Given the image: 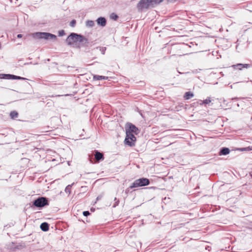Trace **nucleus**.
<instances>
[{
  "mask_svg": "<svg viewBox=\"0 0 252 252\" xmlns=\"http://www.w3.org/2000/svg\"><path fill=\"white\" fill-rule=\"evenodd\" d=\"M66 42L68 45L78 48L86 46L89 42L88 39L83 35L74 32L67 37Z\"/></svg>",
  "mask_w": 252,
  "mask_h": 252,
  "instance_id": "nucleus-1",
  "label": "nucleus"
},
{
  "mask_svg": "<svg viewBox=\"0 0 252 252\" xmlns=\"http://www.w3.org/2000/svg\"><path fill=\"white\" fill-rule=\"evenodd\" d=\"M163 0H140L138 3L137 7L139 10L148 9L153 4H159Z\"/></svg>",
  "mask_w": 252,
  "mask_h": 252,
  "instance_id": "nucleus-2",
  "label": "nucleus"
},
{
  "mask_svg": "<svg viewBox=\"0 0 252 252\" xmlns=\"http://www.w3.org/2000/svg\"><path fill=\"white\" fill-rule=\"evenodd\" d=\"M32 37L35 39H44L45 40H56L57 38L56 35L45 32H37L33 33L32 34Z\"/></svg>",
  "mask_w": 252,
  "mask_h": 252,
  "instance_id": "nucleus-3",
  "label": "nucleus"
},
{
  "mask_svg": "<svg viewBox=\"0 0 252 252\" xmlns=\"http://www.w3.org/2000/svg\"><path fill=\"white\" fill-rule=\"evenodd\" d=\"M150 181L148 179L141 178L136 180L129 187L130 189L133 188L145 186L149 185Z\"/></svg>",
  "mask_w": 252,
  "mask_h": 252,
  "instance_id": "nucleus-4",
  "label": "nucleus"
},
{
  "mask_svg": "<svg viewBox=\"0 0 252 252\" xmlns=\"http://www.w3.org/2000/svg\"><path fill=\"white\" fill-rule=\"evenodd\" d=\"M33 205L35 207L42 208L48 205L49 203L48 199L46 197H39L33 201Z\"/></svg>",
  "mask_w": 252,
  "mask_h": 252,
  "instance_id": "nucleus-5",
  "label": "nucleus"
},
{
  "mask_svg": "<svg viewBox=\"0 0 252 252\" xmlns=\"http://www.w3.org/2000/svg\"><path fill=\"white\" fill-rule=\"evenodd\" d=\"M126 137L125 139V144L130 147L134 146L136 141V137L133 133H130L129 132H126Z\"/></svg>",
  "mask_w": 252,
  "mask_h": 252,
  "instance_id": "nucleus-6",
  "label": "nucleus"
},
{
  "mask_svg": "<svg viewBox=\"0 0 252 252\" xmlns=\"http://www.w3.org/2000/svg\"><path fill=\"white\" fill-rule=\"evenodd\" d=\"M0 79H13V80H26L25 78L20 76L9 74H0Z\"/></svg>",
  "mask_w": 252,
  "mask_h": 252,
  "instance_id": "nucleus-7",
  "label": "nucleus"
},
{
  "mask_svg": "<svg viewBox=\"0 0 252 252\" xmlns=\"http://www.w3.org/2000/svg\"><path fill=\"white\" fill-rule=\"evenodd\" d=\"M128 129H126V132H129L130 133H134L137 134L139 132V130L134 125L131 123H128L127 124Z\"/></svg>",
  "mask_w": 252,
  "mask_h": 252,
  "instance_id": "nucleus-8",
  "label": "nucleus"
},
{
  "mask_svg": "<svg viewBox=\"0 0 252 252\" xmlns=\"http://www.w3.org/2000/svg\"><path fill=\"white\" fill-rule=\"evenodd\" d=\"M96 22L98 25L104 27L106 25V20L104 17H100L97 19Z\"/></svg>",
  "mask_w": 252,
  "mask_h": 252,
  "instance_id": "nucleus-9",
  "label": "nucleus"
},
{
  "mask_svg": "<svg viewBox=\"0 0 252 252\" xmlns=\"http://www.w3.org/2000/svg\"><path fill=\"white\" fill-rule=\"evenodd\" d=\"M250 66L249 64H242V63H238L235 65H232V67L234 68H238L239 70H241L242 68H248Z\"/></svg>",
  "mask_w": 252,
  "mask_h": 252,
  "instance_id": "nucleus-10",
  "label": "nucleus"
},
{
  "mask_svg": "<svg viewBox=\"0 0 252 252\" xmlns=\"http://www.w3.org/2000/svg\"><path fill=\"white\" fill-rule=\"evenodd\" d=\"M94 158L97 161H99L100 160H103L104 159L103 154L97 151H95Z\"/></svg>",
  "mask_w": 252,
  "mask_h": 252,
  "instance_id": "nucleus-11",
  "label": "nucleus"
},
{
  "mask_svg": "<svg viewBox=\"0 0 252 252\" xmlns=\"http://www.w3.org/2000/svg\"><path fill=\"white\" fill-rule=\"evenodd\" d=\"M229 153L230 150L228 148L223 147L220 149L219 152V155H228Z\"/></svg>",
  "mask_w": 252,
  "mask_h": 252,
  "instance_id": "nucleus-12",
  "label": "nucleus"
},
{
  "mask_svg": "<svg viewBox=\"0 0 252 252\" xmlns=\"http://www.w3.org/2000/svg\"><path fill=\"white\" fill-rule=\"evenodd\" d=\"M49 224L47 222H43L40 225V228L43 231H47L49 229Z\"/></svg>",
  "mask_w": 252,
  "mask_h": 252,
  "instance_id": "nucleus-13",
  "label": "nucleus"
},
{
  "mask_svg": "<svg viewBox=\"0 0 252 252\" xmlns=\"http://www.w3.org/2000/svg\"><path fill=\"white\" fill-rule=\"evenodd\" d=\"M107 79H108V77L104 76L94 75L93 76V79L94 80H100L102 79L106 80Z\"/></svg>",
  "mask_w": 252,
  "mask_h": 252,
  "instance_id": "nucleus-14",
  "label": "nucleus"
},
{
  "mask_svg": "<svg viewBox=\"0 0 252 252\" xmlns=\"http://www.w3.org/2000/svg\"><path fill=\"white\" fill-rule=\"evenodd\" d=\"M193 94L190 92H187L185 94L184 98L185 99H189L193 96Z\"/></svg>",
  "mask_w": 252,
  "mask_h": 252,
  "instance_id": "nucleus-15",
  "label": "nucleus"
},
{
  "mask_svg": "<svg viewBox=\"0 0 252 252\" xmlns=\"http://www.w3.org/2000/svg\"><path fill=\"white\" fill-rule=\"evenodd\" d=\"M18 113L16 111H11L10 113V117L11 119H14L18 117Z\"/></svg>",
  "mask_w": 252,
  "mask_h": 252,
  "instance_id": "nucleus-16",
  "label": "nucleus"
},
{
  "mask_svg": "<svg viewBox=\"0 0 252 252\" xmlns=\"http://www.w3.org/2000/svg\"><path fill=\"white\" fill-rule=\"evenodd\" d=\"M94 25V23L92 20H87L86 22V26L88 27H93Z\"/></svg>",
  "mask_w": 252,
  "mask_h": 252,
  "instance_id": "nucleus-17",
  "label": "nucleus"
},
{
  "mask_svg": "<svg viewBox=\"0 0 252 252\" xmlns=\"http://www.w3.org/2000/svg\"><path fill=\"white\" fill-rule=\"evenodd\" d=\"M74 184V183L72 184L71 185H68L65 189V192L66 193H68V194H70V192H71V187L72 186V185Z\"/></svg>",
  "mask_w": 252,
  "mask_h": 252,
  "instance_id": "nucleus-18",
  "label": "nucleus"
},
{
  "mask_svg": "<svg viewBox=\"0 0 252 252\" xmlns=\"http://www.w3.org/2000/svg\"><path fill=\"white\" fill-rule=\"evenodd\" d=\"M240 151H250L252 150V147H247L246 148H242L238 149Z\"/></svg>",
  "mask_w": 252,
  "mask_h": 252,
  "instance_id": "nucleus-19",
  "label": "nucleus"
},
{
  "mask_svg": "<svg viewBox=\"0 0 252 252\" xmlns=\"http://www.w3.org/2000/svg\"><path fill=\"white\" fill-rule=\"evenodd\" d=\"M211 102V100L210 98L208 97L207 98H206V99H205L203 101L202 104H208L209 103H210Z\"/></svg>",
  "mask_w": 252,
  "mask_h": 252,
  "instance_id": "nucleus-20",
  "label": "nucleus"
},
{
  "mask_svg": "<svg viewBox=\"0 0 252 252\" xmlns=\"http://www.w3.org/2000/svg\"><path fill=\"white\" fill-rule=\"evenodd\" d=\"M76 23V20H73L70 22L69 25L72 27H74L75 26Z\"/></svg>",
  "mask_w": 252,
  "mask_h": 252,
  "instance_id": "nucleus-21",
  "label": "nucleus"
},
{
  "mask_svg": "<svg viewBox=\"0 0 252 252\" xmlns=\"http://www.w3.org/2000/svg\"><path fill=\"white\" fill-rule=\"evenodd\" d=\"M59 36H62L65 34V32L64 30H61L58 32Z\"/></svg>",
  "mask_w": 252,
  "mask_h": 252,
  "instance_id": "nucleus-22",
  "label": "nucleus"
},
{
  "mask_svg": "<svg viewBox=\"0 0 252 252\" xmlns=\"http://www.w3.org/2000/svg\"><path fill=\"white\" fill-rule=\"evenodd\" d=\"M114 201H115V204H114L113 205V207H116L118 205L119 203V200H117V198L115 197L114 198Z\"/></svg>",
  "mask_w": 252,
  "mask_h": 252,
  "instance_id": "nucleus-23",
  "label": "nucleus"
},
{
  "mask_svg": "<svg viewBox=\"0 0 252 252\" xmlns=\"http://www.w3.org/2000/svg\"><path fill=\"white\" fill-rule=\"evenodd\" d=\"M106 50V47H100V51L103 55L105 54Z\"/></svg>",
  "mask_w": 252,
  "mask_h": 252,
  "instance_id": "nucleus-24",
  "label": "nucleus"
},
{
  "mask_svg": "<svg viewBox=\"0 0 252 252\" xmlns=\"http://www.w3.org/2000/svg\"><path fill=\"white\" fill-rule=\"evenodd\" d=\"M111 18L112 19H114L115 20H116L118 18V16L116 15V14H112L111 15Z\"/></svg>",
  "mask_w": 252,
  "mask_h": 252,
  "instance_id": "nucleus-25",
  "label": "nucleus"
},
{
  "mask_svg": "<svg viewBox=\"0 0 252 252\" xmlns=\"http://www.w3.org/2000/svg\"><path fill=\"white\" fill-rule=\"evenodd\" d=\"M83 214L84 216L85 217H87L89 215H90V213L89 211H84L83 213Z\"/></svg>",
  "mask_w": 252,
  "mask_h": 252,
  "instance_id": "nucleus-26",
  "label": "nucleus"
},
{
  "mask_svg": "<svg viewBox=\"0 0 252 252\" xmlns=\"http://www.w3.org/2000/svg\"><path fill=\"white\" fill-rule=\"evenodd\" d=\"M177 0H168V1L169 2H174Z\"/></svg>",
  "mask_w": 252,
  "mask_h": 252,
  "instance_id": "nucleus-27",
  "label": "nucleus"
},
{
  "mask_svg": "<svg viewBox=\"0 0 252 252\" xmlns=\"http://www.w3.org/2000/svg\"><path fill=\"white\" fill-rule=\"evenodd\" d=\"M17 36L18 38H21L22 37V34H19L17 35Z\"/></svg>",
  "mask_w": 252,
  "mask_h": 252,
  "instance_id": "nucleus-28",
  "label": "nucleus"
},
{
  "mask_svg": "<svg viewBox=\"0 0 252 252\" xmlns=\"http://www.w3.org/2000/svg\"><path fill=\"white\" fill-rule=\"evenodd\" d=\"M99 199H100V198H99V197H97L96 198V200H99Z\"/></svg>",
  "mask_w": 252,
  "mask_h": 252,
  "instance_id": "nucleus-29",
  "label": "nucleus"
}]
</instances>
